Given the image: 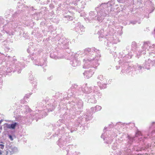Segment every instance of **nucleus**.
<instances>
[{
  "label": "nucleus",
  "mask_w": 155,
  "mask_h": 155,
  "mask_svg": "<svg viewBox=\"0 0 155 155\" xmlns=\"http://www.w3.org/2000/svg\"><path fill=\"white\" fill-rule=\"evenodd\" d=\"M154 37L155 38V29L154 30Z\"/></svg>",
  "instance_id": "9d476101"
},
{
  "label": "nucleus",
  "mask_w": 155,
  "mask_h": 155,
  "mask_svg": "<svg viewBox=\"0 0 155 155\" xmlns=\"http://www.w3.org/2000/svg\"><path fill=\"white\" fill-rule=\"evenodd\" d=\"M2 120H0V124L2 123Z\"/></svg>",
  "instance_id": "f8f14e48"
},
{
  "label": "nucleus",
  "mask_w": 155,
  "mask_h": 155,
  "mask_svg": "<svg viewBox=\"0 0 155 155\" xmlns=\"http://www.w3.org/2000/svg\"><path fill=\"white\" fill-rule=\"evenodd\" d=\"M137 155H141V154H138Z\"/></svg>",
  "instance_id": "a211bd4d"
},
{
  "label": "nucleus",
  "mask_w": 155,
  "mask_h": 155,
  "mask_svg": "<svg viewBox=\"0 0 155 155\" xmlns=\"http://www.w3.org/2000/svg\"><path fill=\"white\" fill-rule=\"evenodd\" d=\"M12 123L11 124L6 123L5 124L6 127L8 129H15L16 127L18 125V123L16 122L14 123L13 121H12Z\"/></svg>",
  "instance_id": "f257e3e1"
},
{
  "label": "nucleus",
  "mask_w": 155,
  "mask_h": 155,
  "mask_svg": "<svg viewBox=\"0 0 155 155\" xmlns=\"http://www.w3.org/2000/svg\"><path fill=\"white\" fill-rule=\"evenodd\" d=\"M8 137H9V138L10 139V140L11 141H12L13 140V138L12 137V135H8Z\"/></svg>",
  "instance_id": "423d86ee"
},
{
  "label": "nucleus",
  "mask_w": 155,
  "mask_h": 155,
  "mask_svg": "<svg viewBox=\"0 0 155 155\" xmlns=\"http://www.w3.org/2000/svg\"><path fill=\"white\" fill-rule=\"evenodd\" d=\"M140 134H141V133L140 132H138L136 133V134L135 135V136H136V137H137L138 135H140Z\"/></svg>",
  "instance_id": "0eeeda50"
},
{
  "label": "nucleus",
  "mask_w": 155,
  "mask_h": 155,
  "mask_svg": "<svg viewBox=\"0 0 155 155\" xmlns=\"http://www.w3.org/2000/svg\"><path fill=\"white\" fill-rule=\"evenodd\" d=\"M91 71V69H89L88 70H87L85 71V72L83 73V74L84 75H85L86 74H88V73H91V76L93 74V73H92Z\"/></svg>",
  "instance_id": "7ed1b4c3"
},
{
  "label": "nucleus",
  "mask_w": 155,
  "mask_h": 155,
  "mask_svg": "<svg viewBox=\"0 0 155 155\" xmlns=\"http://www.w3.org/2000/svg\"><path fill=\"white\" fill-rule=\"evenodd\" d=\"M128 137L129 139V143H132L133 142V141L134 140V137H130L129 136H128Z\"/></svg>",
  "instance_id": "20e7f679"
},
{
  "label": "nucleus",
  "mask_w": 155,
  "mask_h": 155,
  "mask_svg": "<svg viewBox=\"0 0 155 155\" xmlns=\"http://www.w3.org/2000/svg\"><path fill=\"white\" fill-rule=\"evenodd\" d=\"M142 150H144V149H143V148H141L140 150V151H141Z\"/></svg>",
  "instance_id": "ddd939ff"
},
{
  "label": "nucleus",
  "mask_w": 155,
  "mask_h": 155,
  "mask_svg": "<svg viewBox=\"0 0 155 155\" xmlns=\"http://www.w3.org/2000/svg\"><path fill=\"white\" fill-rule=\"evenodd\" d=\"M142 67H141V66H140L138 68L140 69H142Z\"/></svg>",
  "instance_id": "1a4fd4ad"
},
{
  "label": "nucleus",
  "mask_w": 155,
  "mask_h": 155,
  "mask_svg": "<svg viewBox=\"0 0 155 155\" xmlns=\"http://www.w3.org/2000/svg\"><path fill=\"white\" fill-rule=\"evenodd\" d=\"M87 61V60H86V59H84V62L85 61Z\"/></svg>",
  "instance_id": "4468645a"
},
{
  "label": "nucleus",
  "mask_w": 155,
  "mask_h": 155,
  "mask_svg": "<svg viewBox=\"0 0 155 155\" xmlns=\"http://www.w3.org/2000/svg\"><path fill=\"white\" fill-rule=\"evenodd\" d=\"M103 137V134L101 136V137L102 138Z\"/></svg>",
  "instance_id": "f3484780"
},
{
  "label": "nucleus",
  "mask_w": 155,
  "mask_h": 155,
  "mask_svg": "<svg viewBox=\"0 0 155 155\" xmlns=\"http://www.w3.org/2000/svg\"><path fill=\"white\" fill-rule=\"evenodd\" d=\"M21 71H18V72L19 73H21Z\"/></svg>",
  "instance_id": "dca6fc26"
},
{
  "label": "nucleus",
  "mask_w": 155,
  "mask_h": 155,
  "mask_svg": "<svg viewBox=\"0 0 155 155\" xmlns=\"http://www.w3.org/2000/svg\"><path fill=\"white\" fill-rule=\"evenodd\" d=\"M106 129V128H104V129Z\"/></svg>",
  "instance_id": "6ab92c4d"
},
{
  "label": "nucleus",
  "mask_w": 155,
  "mask_h": 155,
  "mask_svg": "<svg viewBox=\"0 0 155 155\" xmlns=\"http://www.w3.org/2000/svg\"><path fill=\"white\" fill-rule=\"evenodd\" d=\"M87 60H88V61H91V60H90V59H87Z\"/></svg>",
  "instance_id": "2eb2a0df"
},
{
  "label": "nucleus",
  "mask_w": 155,
  "mask_h": 155,
  "mask_svg": "<svg viewBox=\"0 0 155 155\" xmlns=\"http://www.w3.org/2000/svg\"><path fill=\"white\" fill-rule=\"evenodd\" d=\"M2 154V153L1 152V150H0V155Z\"/></svg>",
  "instance_id": "9b49d317"
},
{
  "label": "nucleus",
  "mask_w": 155,
  "mask_h": 155,
  "mask_svg": "<svg viewBox=\"0 0 155 155\" xmlns=\"http://www.w3.org/2000/svg\"><path fill=\"white\" fill-rule=\"evenodd\" d=\"M11 151H10L12 154H13L18 152V149L17 147L14 146H11L9 148Z\"/></svg>",
  "instance_id": "f03ea898"
},
{
  "label": "nucleus",
  "mask_w": 155,
  "mask_h": 155,
  "mask_svg": "<svg viewBox=\"0 0 155 155\" xmlns=\"http://www.w3.org/2000/svg\"><path fill=\"white\" fill-rule=\"evenodd\" d=\"M95 108L97 110H100L101 109V107L99 105L96 106Z\"/></svg>",
  "instance_id": "39448f33"
},
{
  "label": "nucleus",
  "mask_w": 155,
  "mask_h": 155,
  "mask_svg": "<svg viewBox=\"0 0 155 155\" xmlns=\"http://www.w3.org/2000/svg\"><path fill=\"white\" fill-rule=\"evenodd\" d=\"M0 146L1 147H0V148L1 149H4V145L2 144H0Z\"/></svg>",
  "instance_id": "6e6552de"
}]
</instances>
